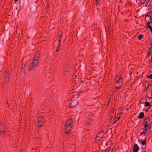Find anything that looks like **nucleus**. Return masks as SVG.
<instances>
[{
	"label": "nucleus",
	"mask_w": 152,
	"mask_h": 152,
	"mask_svg": "<svg viewBox=\"0 0 152 152\" xmlns=\"http://www.w3.org/2000/svg\"><path fill=\"white\" fill-rule=\"evenodd\" d=\"M40 58V53L37 51L35 53L32 62L30 64L28 68V70L31 71L36 67L39 63V60Z\"/></svg>",
	"instance_id": "obj_1"
},
{
	"label": "nucleus",
	"mask_w": 152,
	"mask_h": 152,
	"mask_svg": "<svg viewBox=\"0 0 152 152\" xmlns=\"http://www.w3.org/2000/svg\"><path fill=\"white\" fill-rule=\"evenodd\" d=\"M115 89H118L121 86L123 83L122 77L119 75H117L115 77Z\"/></svg>",
	"instance_id": "obj_2"
},
{
	"label": "nucleus",
	"mask_w": 152,
	"mask_h": 152,
	"mask_svg": "<svg viewBox=\"0 0 152 152\" xmlns=\"http://www.w3.org/2000/svg\"><path fill=\"white\" fill-rule=\"evenodd\" d=\"M72 123V119L68 120L65 124V133L66 134H69V132L72 130L71 126Z\"/></svg>",
	"instance_id": "obj_3"
},
{
	"label": "nucleus",
	"mask_w": 152,
	"mask_h": 152,
	"mask_svg": "<svg viewBox=\"0 0 152 152\" xmlns=\"http://www.w3.org/2000/svg\"><path fill=\"white\" fill-rule=\"evenodd\" d=\"M143 125L144 127L148 128L149 127L151 129V123L149 118H145L143 122Z\"/></svg>",
	"instance_id": "obj_4"
},
{
	"label": "nucleus",
	"mask_w": 152,
	"mask_h": 152,
	"mask_svg": "<svg viewBox=\"0 0 152 152\" xmlns=\"http://www.w3.org/2000/svg\"><path fill=\"white\" fill-rule=\"evenodd\" d=\"M44 121V118L43 116L39 117L38 119V126L39 127L42 126Z\"/></svg>",
	"instance_id": "obj_5"
},
{
	"label": "nucleus",
	"mask_w": 152,
	"mask_h": 152,
	"mask_svg": "<svg viewBox=\"0 0 152 152\" xmlns=\"http://www.w3.org/2000/svg\"><path fill=\"white\" fill-rule=\"evenodd\" d=\"M151 16H152V13H150L148 15H146L145 19L147 22V25L150 24Z\"/></svg>",
	"instance_id": "obj_6"
},
{
	"label": "nucleus",
	"mask_w": 152,
	"mask_h": 152,
	"mask_svg": "<svg viewBox=\"0 0 152 152\" xmlns=\"http://www.w3.org/2000/svg\"><path fill=\"white\" fill-rule=\"evenodd\" d=\"M104 134V132L103 131L100 132L99 133L97 134L96 137V139L97 140H100L103 137Z\"/></svg>",
	"instance_id": "obj_7"
},
{
	"label": "nucleus",
	"mask_w": 152,
	"mask_h": 152,
	"mask_svg": "<svg viewBox=\"0 0 152 152\" xmlns=\"http://www.w3.org/2000/svg\"><path fill=\"white\" fill-rule=\"evenodd\" d=\"M78 102L76 100L71 101L69 104V107L71 108H74L77 104Z\"/></svg>",
	"instance_id": "obj_8"
},
{
	"label": "nucleus",
	"mask_w": 152,
	"mask_h": 152,
	"mask_svg": "<svg viewBox=\"0 0 152 152\" xmlns=\"http://www.w3.org/2000/svg\"><path fill=\"white\" fill-rule=\"evenodd\" d=\"M150 128L149 127L148 128L144 127L143 128V131L142 132H141L140 134L141 135H142L143 134H145L147 133V131H148Z\"/></svg>",
	"instance_id": "obj_9"
},
{
	"label": "nucleus",
	"mask_w": 152,
	"mask_h": 152,
	"mask_svg": "<svg viewBox=\"0 0 152 152\" xmlns=\"http://www.w3.org/2000/svg\"><path fill=\"white\" fill-rule=\"evenodd\" d=\"M69 63H66L64 66V70L66 71V72H68L69 71Z\"/></svg>",
	"instance_id": "obj_10"
},
{
	"label": "nucleus",
	"mask_w": 152,
	"mask_h": 152,
	"mask_svg": "<svg viewBox=\"0 0 152 152\" xmlns=\"http://www.w3.org/2000/svg\"><path fill=\"white\" fill-rule=\"evenodd\" d=\"M139 150V147L137 144H135L133 148V152H137Z\"/></svg>",
	"instance_id": "obj_11"
},
{
	"label": "nucleus",
	"mask_w": 152,
	"mask_h": 152,
	"mask_svg": "<svg viewBox=\"0 0 152 152\" xmlns=\"http://www.w3.org/2000/svg\"><path fill=\"white\" fill-rule=\"evenodd\" d=\"M140 142L142 145H144L146 144V139L141 140Z\"/></svg>",
	"instance_id": "obj_12"
},
{
	"label": "nucleus",
	"mask_w": 152,
	"mask_h": 152,
	"mask_svg": "<svg viewBox=\"0 0 152 152\" xmlns=\"http://www.w3.org/2000/svg\"><path fill=\"white\" fill-rule=\"evenodd\" d=\"M144 117V113L143 112H141L140 113L139 115L138 116V118L139 119H142V118H143Z\"/></svg>",
	"instance_id": "obj_13"
},
{
	"label": "nucleus",
	"mask_w": 152,
	"mask_h": 152,
	"mask_svg": "<svg viewBox=\"0 0 152 152\" xmlns=\"http://www.w3.org/2000/svg\"><path fill=\"white\" fill-rule=\"evenodd\" d=\"M151 90L150 91H149V93H151V96H152V86L151 84H148V86L147 88V89H148L150 88H151Z\"/></svg>",
	"instance_id": "obj_14"
},
{
	"label": "nucleus",
	"mask_w": 152,
	"mask_h": 152,
	"mask_svg": "<svg viewBox=\"0 0 152 152\" xmlns=\"http://www.w3.org/2000/svg\"><path fill=\"white\" fill-rule=\"evenodd\" d=\"M150 0H146L145 6H148L150 4Z\"/></svg>",
	"instance_id": "obj_15"
},
{
	"label": "nucleus",
	"mask_w": 152,
	"mask_h": 152,
	"mask_svg": "<svg viewBox=\"0 0 152 152\" xmlns=\"http://www.w3.org/2000/svg\"><path fill=\"white\" fill-rule=\"evenodd\" d=\"M110 118H111V119L114 116L115 117V115L113 112H111L110 113Z\"/></svg>",
	"instance_id": "obj_16"
},
{
	"label": "nucleus",
	"mask_w": 152,
	"mask_h": 152,
	"mask_svg": "<svg viewBox=\"0 0 152 152\" xmlns=\"http://www.w3.org/2000/svg\"><path fill=\"white\" fill-rule=\"evenodd\" d=\"M89 119H90L91 120H93V119L94 118V116L93 115H91H91H89Z\"/></svg>",
	"instance_id": "obj_17"
},
{
	"label": "nucleus",
	"mask_w": 152,
	"mask_h": 152,
	"mask_svg": "<svg viewBox=\"0 0 152 152\" xmlns=\"http://www.w3.org/2000/svg\"><path fill=\"white\" fill-rule=\"evenodd\" d=\"M119 119V118L115 119V118H114L113 120V121H114L113 122V124H115L116 122L117 121V120H118Z\"/></svg>",
	"instance_id": "obj_18"
},
{
	"label": "nucleus",
	"mask_w": 152,
	"mask_h": 152,
	"mask_svg": "<svg viewBox=\"0 0 152 152\" xmlns=\"http://www.w3.org/2000/svg\"><path fill=\"white\" fill-rule=\"evenodd\" d=\"M143 37V35L142 34H140L138 36V38L139 40L142 39Z\"/></svg>",
	"instance_id": "obj_19"
},
{
	"label": "nucleus",
	"mask_w": 152,
	"mask_h": 152,
	"mask_svg": "<svg viewBox=\"0 0 152 152\" xmlns=\"http://www.w3.org/2000/svg\"><path fill=\"white\" fill-rule=\"evenodd\" d=\"M146 0H140V2L141 4H143L145 2Z\"/></svg>",
	"instance_id": "obj_20"
},
{
	"label": "nucleus",
	"mask_w": 152,
	"mask_h": 152,
	"mask_svg": "<svg viewBox=\"0 0 152 152\" xmlns=\"http://www.w3.org/2000/svg\"><path fill=\"white\" fill-rule=\"evenodd\" d=\"M145 106L146 107H148L150 106V103L148 102H146L145 103Z\"/></svg>",
	"instance_id": "obj_21"
},
{
	"label": "nucleus",
	"mask_w": 152,
	"mask_h": 152,
	"mask_svg": "<svg viewBox=\"0 0 152 152\" xmlns=\"http://www.w3.org/2000/svg\"><path fill=\"white\" fill-rule=\"evenodd\" d=\"M147 25L148 26L147 28H150L151 31L152 32V27L150 25V24H148Z\"/></svg>",
	"instance_id": "obj_22"
},
{
	"label": "nucleus",
	"mask_w": 152,
	"mask_h": 152,
	"mask_svg": "<svg viewBox=\"0 0 152 152\" xmlns=\"http://www.w3.org/2000/svg\"><path fill=\"white\" fill-rule=\"evenodd\" d=\"M53 113V111L52 110H50L49 111V113L50 115H52Z\"/></svg>",
	"instance_id": "obj_23"
},
{
	"label": "nucleus",
	"mask_w": 152,
	"mask_h": 152,
	"mask_svg": "<svg viewBox=\"0 0 152 152\" xmlns=\"http://www.w3.org/2000/svg\"><path fill=\"white\" fill-rule=\"evenodd\" d=\"M147 78H150L151 79H152V74H151L150 75H148L147 76Z\"/></svg>",
	"instance_id": "obj_24"
},
{
	"label": "nucleus",
	"mask_w": 152,
	"mask_h": 152,
	"mask_svg": "<svg viewBox=\"0 0 152 152\" xmlns=\"http://www.w3.org/2000/svg\"><path fill=\"white\" fill-rule=\"evenodd\" d=\"M68 72H66V71H65L64 70V71L63 72V74L64 75H67V73H68Z\"/></svg>",
	"instance_id": "obj_25"
},
{
	"label": "nucleus",
	"mask_w": 152,
	"mask_h": 152,
	"mask_svg": "<svg viewBox=\"0 0 152 152\" xmlns=\"http://www.w3.org/2000/svg\"><path fill=\"white\" fill-rule=\"evenodd\" d=\"M149 50H150V52H148L149 53H152V48H149Z\"/></svg>",
	"instance_id": "obj_26"
},
{
	"label": "nucleus",
	"mask_w": 152,
	"mask_h": 152,
	"mask_svg": "<svg viewBox=\"0 0 152 152\" xmlns=\"http://www.w3.org/2000/svg\"><path fill=\"white\" fill-rule=\"evenodd\" d=\"M5 74H6V75H5L6 78H7V79H8V78L9 77V75L8 74H7V72H6Z\"/></svg>",
	"instance_id": "obj_27"
},
{
	"label": "nucleus",
	"mask_w": 152,
	"mask_h": 152,
	"mask_svg": "<svg viewBox=\"0 0 152 152\" xmlns=\"http://www.w3.org/2000/svg\"><path fill=\"white\" fill-rule=\"evenodd\" d=\"M99 0H94V1L96 2L95 4H98L99 3Z\"/></svg>",
	"instance_id": "obj_28"
},
{
	"label": "nucleus",
	"mask_w": 152,
	"mask_h": 152,
	"mask_svg": "<svg viewBox=\"0 0 152 152\" xmlns=\"http://www.w3.org/2000/svg\"><path fill=\"white\" fill-rule=\"evenodd\" d=\"M60 46H59V45H58V46L57 47V49L56 50V52H57L59 50V47Z\"/></svg>",
	"instance_id": "obj_29"
},
{
	"label": "nucleus",
	"mask_w": 152,
	"mask_h": 152,
	"mask_svg": "<svg viewBox=\"0 0 152 152\" xmlns=\"http://www.w3.org/2000/svg\"><path fill=\"white\" fill-rule=\"evenodd\" d=\"M58 41H59L58 45H59V46H61L60 42H61V39H59V40H58Z\"/></svg>",
	"instance_id": "obj_30"
},
{
	"label": "nucleus",
	"mask_w": 152,
	"mask_h": 152,
	"mask_svg": "<svg viewBox=\"0 0 152 152\" xmlns=\"http://www.w3.org/2000/svg\"><path fill=\"white\" fill-rule=\"evenodd\" d=\"M119 114V117H118V116H117V118H119H119H120V116L121 115H122V113H119V114Z\"/></svg>",
	"instance_id": "obj_31"
},
{
	"label": "nucleus",
	"mask_w": 152,
	"mask_h": 152,
	"mask_svg": "<svg viewBox=\"0 0 152 152\" xmlns=\"http://www.w3.org/2000/svg\"><path fill=\"white\" fill-rule=\"evenodd\" d=\"M89 136V134H87L86 135V137H88Z\"/></svg>",
	"instance_id": "obj_32"
},
{
	"label": "nucleus",
	"mask_w": 152,
	"mask_h": 152,
	"mask_svg": "<svg viewBox=\"0 0 152 152\" xmlns=\"http://www.w3.org/2000/svg\"><path fill=\"white\" fill-rule=\"evenodd\" d=\"M151 60V61L152 62V56Z\"/></svg>",
	"instance_id": "obj_33"
},
{
	"label": "nucleus",
	"mask_w": 152,
	"mask_h": 152,
	"mask_svg": "<svg viewBox=\"0 0 152 152\" xmlns=\"http://www.w3.org/2000/svg\"><path fill=\"white\" fill-rule=\"evenodd\" d=\"M18 0H15V1H18Z\"/></svg>",
	"instance_id": "obj_34"
},
{
	"label": "nucleus",
	"mask_w": 152,
	"mask_h": 152,
	"mask_svg": "<svg viewBox=\"0 0 152 152\" xmlns=\"http://www.w3.org/2000/svg\"><path fill=\"white\" fill-rule=\"evenodd\" d=\"M143 152H147L146 151H144Z\"/></svg>",
	"instance_id": "obj_35"
},
{
	"label": "nucleus",
	"mask_w": 152,
	"mask_h": 152,
	"mask_svg": "<svg viewBox=\"0 0 152 152\" xmlns=\"http://www.w3.org/2000/svg\"><path fill=\"white\" fill-rule=\"evenodd\" d=\"M5 132V131H4V132H3V134Z\"/></svg>",
	"instance_id": "obj_36"
},
{
	"label": "nucleus",
	"mask_w": 152,
	"mask_h": 152,
	"mask_svg": "<svg viewBox=\"0 0 152 152\" xmlns=\"http://www.w3.org/2000/svg\"><path fill=\"white\" fill-rule=\"evenodd\" d=\"M5 80H7V81H8V80H7V79H5Z\"/></svg>",
	"instance_id": "obj_37"
}]
</instances>
